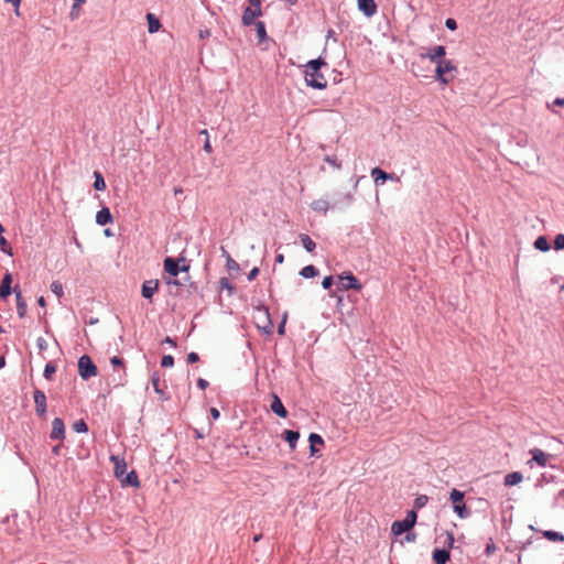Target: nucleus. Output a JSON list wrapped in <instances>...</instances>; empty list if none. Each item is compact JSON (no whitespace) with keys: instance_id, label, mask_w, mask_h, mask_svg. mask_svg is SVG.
<instances>
[{"instance_id":"f257e3e1","label":"nucleus","mask_w":564,"mask_h":564,"mask_svg":"<svg viewBox=\"0 0 564 564\" xmlns=\"http://www.w3.org/2000/svg\"><path fill=\"white\" fill-rule=\"evenodd\" d=\"M326 63L322 57L316 59H312L306 64L305 69V82L307 86L314 89H325L327 86V80L324 75L321 73V67L325 66Z\"/></svg>"},{"instance_id":"f03ea898","label":"nucleus","mask_w":564,"mask_h":564,"mask_svg":"<svg viewBox=\"0 0 564 564\" xmlns=\"http://www.w3.org/2000/svg\"><path fill=\"white\" fill-rule=\"evenodd\" d=\"M456 73L457 66L453 61L442 59L441 62L436 63L434 78L441 84H448L454 79Z\"/></svg>"},{"instance_id":"7ed1b4c3","label":"nucleus","mask_w":564,"mask_h":564,"mask_svg":"<svg viewBox=\"0 0 564 564\" xmlns=\"http://www.w3.org/2000/svg\"><path fill=\"white\" fill-rule=\"evenodd\" d=\"M464 497V492L458 489H453L449 494V498L453 501L454 512L457 513L460 519H467L470 516V510L463 502Z\"/></svg>"},{"instance_id":"20e7f679","label":"nucleus","mask_w":564,"mask_h":564,"mask_svg":"<svg viewBox=\"0 0 564 564\" xmlns=\"http://www.w3.org/2000/svg\"><path fill=\"white\" fill-rule=\"evenodd\" d=\"M97 367L89 356L83 355L78 359V373L84 380L97 376Z\"/></svg>"},{"instance_id":"39448f33","label":"nucleus","mask_w":564,"mask_h":564,"mask_svg":"<svg viewBox=\"0 0 564 564\" xmlns=\"http://www.w3.org/2000/svg\"><path fill=\"white\" fill-rule=\"evenodd\" d=\"M250 7H247L242 14V23L250 26L254 23L256 18L261 15V0H249Z\"/></svg>"},{"instance_id":"423d86ee","label":"nucleus","mask_w":564,"mask_h":564,"mask_svg":"<svg viewBox=\"0 0 564 564\" xmlns=\"http://www.w3.org/2000/svg\"><path fill=\"white\" fill-rule=\"evenodd\" d=\"M340 290H361V284L352 273H347L339 276Z\"/></svg>"},{"instance_id":"0eeeda50","label":"nucleus","mask_w":564,"mask_h":564,"mask_svg":"<svg viewBox=\"0 0 564 564\" xmlns=\"http://www.w3.org/2000/svg\"><path fill=\"white\" fill-rule=\"evenodd\" d=\"M35 412L39 416H44L47 410L46 395L42 390L35 389L34 394Z\"/></svg>"},{"instance_id":"6e6552de","label":"nucleus","mask_w":564,"mask_h":564,"mask_svg":"<svg viewBox=\"0 0 564 564\" xmlns=\"http://www.w3.org/2000/svg\"><path fill=\"white\" fill-rule=\"evenodd\" d=\"M188 267L186 265L180 267L178 261L172 257L164 259V270L172 276H177L181 271H186Z\"/></svg>"},{"instance_id":"1a4fd4ad","label":"nucleus","mask_w":564,"mask_h":564,"mask_svg":"<svg viewBox=\"0 0 564 564\" xmlns=\"http://www.w3.org/2000/svg\"><path fill=\"white\" fill-rule=\"evenodd\" d=\"M445 54H446L445 46L437 45V46L430 48L427 53L421 54V57L429 58L432 63L436 64V63L441 62L442 59H444L443 57L445 56Z\"/></svg>"},{"instance_id":"9d476101","label":"nucleus","mask_w":564,"mask_h":564,"mask_svg":"<svg viewBox=\"0 0 564 564\" xmlns=\"http://www.w3.org/2000/svg\"><path fill=\"white\" fill-rule=\"evenodd\" d=\"M50 437L52 440L63 441L65 438V425L62 419L55 417L52 421V431Z\"/></svg>"},{"instance_id":"9b49d317","label":"nucleus","mask_w":564,"mask_h":564,"mask_svg":"<svg viewBox=\"0 0 564 564\" xmlns=\"http://www.w3.org/2000/svg\"><path fill=\"white\" fill-rule=\"evenodd\" d=\"M160 282L159 280H148L142 284V296L144 299L151 300L153 294L159 290Z\"/></svg>"},{"instance_id":"f8f14e48","label":"nucleus","mask_w":564,"mask_h":564,"mask_svg":"<svg viewBox=\"0 0 564 564\" xmlns=\"http://www.w3.org/2000/svg\"><path fill=\"white\" fill-rule=\"evenodd\" d=\"M371 176L375 178V183L378 185L379 181L386 182L388 180L390 181H398L399 177L395 176L393 173H387L380 167H373L371 170Z\"/></svg>"},{"instance_id":"ddd939ff","label":"nucleus","mask_w":564,"mask_h":564,"mask_svg":"<svg viewBox=\"0 0 564 564\" xmlns=\"http://www.w3.org/2000/svg\"><path fill=\"white\" fill-rule=\"evenodd\" d=\"M358 9L366 15L372 17L377 12V4L375 0H357Z\"/></svg>"},{"instance_id":"4468645a","label":"nucleus","mask_w":564,"mask_h":564,"mask_svg":"<svg viewBox=\"0 0 564 564\" xmlns=\"http://www.w3.org/2000/svg\"><path fill=\"white\" fill-rule=\"evenodd\" d=\"M11 283H12L11 273H6L2 279V282L0 284V297L2 300H6L13 292L14 289L11 288Z\"/></svg>"},{"instance_id":"2eb2a0df","label":"nucleus","mask_w":564,"mask_h":564,"mask_svg":"<svg viewBox=\"0 0 564 564\" xmlns=\"http://www.w3.org/2000/svg\"><path fill=\"white\" fill-rule=\"evenodd\" d=\"M270 408H271V411L273 413H275L278 416L283 417V419L288 416V411H286L285 406L283 405L281 399L276 394L273 395Z\"/></svg>"},{"instance_id":"dca6fc26","label":"nucleus","mask_w":564,"mask_h":564,"mask_svg":"<svg viewBox=\"0 0 564 564\" xmlns=\"http://www.w3.org/2000/svg\"><path fill=\"white\" fill-rule=\"evenodd\" d=\"M113 221V217L108 207H102L96 214V223L100 226H105L111 224Z\"/></svg>"},{"instance_id":"f3484780","label":"nucleus","mask_w":564,"mask_h":564,"mask_svg":"<svg viewBox=\"0 0 564 564\" xmlns=\"http://www.w3.org/2000/svg\"><path fill=\"white\" fill-rule=\"evenodd\" d=\"M13 292L15 293V300H17V312L20 318H23L26 314V303L22 296L21 291L18 289V286L14 288Z\"/></svg>"},{"instance_id":"a211bd4d","label":"nucleus","mask_w":564,"mask_h":564,"mask_svg":"<svg viewBox=\"0 0 564 564\" xmlns=\"http://www.w3.org/2000/svg\"><path fill=\"white\" fill-rule=\"evenodd\" d=\"M432 557L435 564H446L449 561L451 554L447 549H435Z\"/></svg>"},{"instance_id":"6ab92c4d","label":"nucleus","mask_w":564,"mask_h":564,"mask_svg":"<svg viewBox=\"0 0 564 564\" xmlns=\"http://www.w3.org/2000/svg\"><path fill=\"white\" fill-rule=\"evenodd\" d=\"M110 460L115 464V476L120 479L127 471L126 462L113 455L110 457Z\"/></svg>"},{"instance_id":"aec40b11","label":"nucleus","mask_w":564,"mask_h":564,"mask_svg":"<svg viewBox=\"0 0 564 564\" xmlns=\"http://www.w3.org/2000/svg\"><path fill=\"white\" fill-rule=\"evenodd\" d=\"M330 207L332 206L329 202L325 198H318L311 203V208L314 212L323 213L324 215L328 212Z\"/></svg>"},{"instance_id":"412c9836","label":"nucleus","mask_w":564,"mask_h":564,"mask_svg":"<svg viewBox=\"0 0 564 564\" xmlns=\"http://www.w3.org/2000/svg\"><path fill=\"white\" fill-rule=\"evenodd\" d=\"M412 529V527L409 525L408 522L404 520L401 521H394L391 525V531L395 536H399L403 533L409 532Z\"/></svg>"},{"instance_id":"4be33fe9","label":"nucleus","mask_w":564,"mask_h":564,"mask_svg":"<svg viewBox=\"0 0 564 564\" xmlns=\"http://www.w3.org/2000/svg\"><path fill=\"white\" fill-rule=\"evenodd\" d=\"M285 442L289 443L290 448L294 449L296 447L297 440L300 437V433L292 430H285L282 434Z\"/></svg>"},{"instance_id":"5701e85b","label":"nucleus","mask_w":564,"mask_h":564,"mask_svg":"<svg viewBox=\"0 0 564 564\" xmlns=\"http://www.w3.org/2000/svg\"><path fill=\"white\" fill-rule=\"evenodd\" d=\"M532 459L540 466L545 467L547 463V455L540 448H533L531 451Z\"/></svg>"},{"instance_id":"b1692460","label":"nucleus","mask_w":564,"mask_h":564,"mask_svg":"<svg viewBox=\"0 0 564 564\" xmlns=\"http://www.w3.org/2000/svg\"><path fill=\"white\" fill-rule=\"evenodd\" d=\"M120 481H121L122 486H131V487L140 486L138 475L134 470H131L130 473H128L124 478L122 476L120 478Z\"/></svg>"},{"instance_id":"393cba45","label":"nucleus","mask_w":564,"mask_h":564,"mask_svg":"<svg viewBox=\"0 0 564 564\" xmlns=\"http://www.w3.org/2000/svg\"><path fill=\"white\" fill-rule=\"evenodd\" d=\"M523 479V475L520 471H512L505 477V486L511 487L518 485Z\"/></svg>"},{"instance_id":"a878e982","label":"nucleus","mask_w":564,"mask_h":564,"mask_svg":"<svg viewBox=\"0 0 564 564\" xmlns=\"http://www.w3.org/2000/svg\"><path fill=\"white\" fill-rule=\"evenodd\" d=\"M308 441H310V449H311L312 455H315V453L317 452V449L315 447L316 445H324V440L322 438L321 435H318L316 433H311L308 436Z\"/></svg>"},{"instance_id":"bb28decb","label":"nucleus","mask_w":564,"mask_h":564,"mask_svg":"<svg viewBox=\"0 0 564 564\" xmlns=\"http://www.w3.org/2000/svg\"><path fill=\"white\" fill-rule=\"evenodd\" d=\"M542 535L543 538L552 542H564V534L556 531L545 530L542 531Z\"/></svg>"},{"instance_id":"cd10ccee","label":"nucleus","mask_w":564,"mask_h":564,"mask_svg":"<svg viewBox=\"0 0 564 564\" xmlns=\"http://www.w3.org/2000/svg\"><path fill=\"white\" fill-rule=\"evenodd\" d=\"M300 239L302 241L304 249L307 252H313L315 250L316 243L311 239V237L308 235L301 234Z\"/></svg>"},{"instance_id":"c85d7f7f","label":"nucleus","mask_w":564,"mask_h":564,"mask_svg":"<svg viewBox=\"0 0 564 564\" xmlns=\"http://www.w3.org/2000/svg\"><path fill=\"white\" fill-rule=\"evenodd\" d=\"M147 20H148L149 32L150 33L158 32L159 29L161 28L160 21L152 13L147 14Z\"/></svg>"},{"instance_id":"c756f323","label":"nucleus","mask_w":564,"mask_h":564,"mask_svg":"<svg viewBox=\"0 0 564 564\" xmlns=\"http://www.w3.org/2000/svg\"><path fill=\"white\" fill-rule=\"evenodd\" d=\"M317 274H318V270L314 265H312V264H308V265L304 267L300 271V275H302L305 279L314 278Z\"/></svg>"},{"instance_id":"7c9ffc66","label":"nucleus","mask_w":564,"mask_h":564,"mask_svg":"<svg viewBox=\"0 0 564 564\" xmlns=\"http://www.w3.org/2000/svg\"><path fill=\"white\" fill-rule=\"evenodd\" d=\"M94 177H95V182H94V187L96 191H105L106 188V182L104 180V176L100 172L98 171H95L94 172Z\"/></svg>"},{"instance_id":"2f4dec72","label":"nucleus","mask_w":564,"mask_h":564,"mask_svg":"<svg viewBox=\"0 0 564 564\" xmlns=\"http://www.w3.org/2000/svg\"><path fill=\"white\" fill-rule=\"evenodd\" d=\"M534 247L540 251H549L550 250V243L547 239L544 236H540L534 241Z\"/></svg>"},{"instance_id":"473e14b6","label":"nucleus","mask_w":564,"mask_h":564,"mask_svg":"<svg viewBox=\"0 0 564 564\" xmlns=\"http://www.w3.org/2000/svg\"><path fill=\"white\" fill-rule=\"evenodd\" d=\"M56 372V366L53 362H47L44 367L43 376L46 380H52L53 375Z\"/></svg>"},{"instance_id":"72a5a7b5","label":"nucleus","mask_w":564,"mask_h":564,"mask_svg":"<svg viewBox=\"0 0 564 564\" xmlns=\"http://www.w3.org/2000/svg\"><path fill=\"white\" fill-rule=\"evenodd\" d=\"M51 291L57 296L62 297L64 294L63 284L59 281H53L51 284Z\"/></svg>"},{"instance_id":"f704fd0d","label":"nucleus","mask_w":564,"mask_h":564,"mask_svg":"<svg viewBox=\"0 0 564 564\" xmlns=\"http://www.w3.org/2000/svg\"><path fill=\"white\" fill-rule=\"evenodd\" d=\"M429 501V497L425 495H420L414 499L413 507L414 509H421L425 507Z\"/></svg>"},{"instance_id":"c9c22d12","label":"nucleus","mask_w":564,"mask_h":564,"mask_svg":"<svg viewBox=\"0 0 564 564\" xmlns=\"http://www.w3.org/2000/svg\"><path fill=\"white\" fill-rule=\"evenodd\" d=\"M226 268L228 271H239L240 270V267H239V263L234 260L230 254H227V259H226Z\"/></svg>"},{"instance_id":"e433bc0d","label":"nucleus","mask_w":564,"mask_h":564,"mask_svg":"<svg viewBox=\"0 0 564 564\" xmlns=\"http://www.w3.org/2000/svg\"><path fill=\"white\" fill-rule=\"evenodd\" d=\"M73 430L76 433H85L88 431V426L84 420H78L73 424Z\"/></svg>"},{"instance_id":"4c0bfd02","label":"nucleus","mask_w":564,"mask_h":564,"mask_svg":"<svg viewBox=\"0 0 564 564\" xmlns=\"http://www.w3.org/2000/svg\"><path fill=\"white\" fill-rule=\"evenodd\" d=\"M417 514L415 510H410L406 513V517L403 519L405 522L409 523L410 527H414L416 523Z\"/></svg>"},{"instance_id":"58836bf2","label":"nucleus","mask_w":564,"mask_h":564,"mask_svg":"<svg viewBox=\"0 0 564 564\" xmlns=\"http://www.w3.org/2000/svg\"><path fill=\"white\" fill-rule=\"evenodd\" d=\"M256 29H257V34H258L260 41L267 39V31H265V25L263 22H261V21L257 22Z\"/></svg>"},{"instance_id":"ea45409f","label":"nucleus","mask_w":564,"mask_h":564,"mask_svg":"<svg viewBox=\"0 0 564 564\" xmlns=\"http://www.w3.org/2000/svg\"><path fill=\"white\" fill-rule=\"evenodd\" d=\"M0 249L7 254H12V248L2 235H0Z\"/></svg>"},{"instance_id":"a19ab883","label":"nucleus","mask_w":564,"mask_h":564,"mask_svg":"<svg viewBox=\"0 0 564 564\" xmlns=\"http://www.w3.org/2000/svg\"><path fill=\"white\" fill-rule=\"evenodd\" d=\"M151 382L156 393L161 394L162 390L160 388V378L158 372H153L151 376Z\"/></svg>"},{"instance_id":"79ce46f5","label":"nucleus","mask_w":564,"mask_h":564,"mask_svg":"<svg viewBox=\"0 0 564 564\" xmlns=\"http://www.w3.org/2000/svg\"><path fill=\"white\" fill-rule=\"evenodd\" d=\"M219 284H220V288L223 290H227L229 292V294L232 293L234 291V285L230 283V281L227 279V278H221L219 280Z\"/></svg>"},{"instance_id":"37998d69","label":"nucleus","mask_w":564,"mask_h":564,"mask_svg":"<svg viewBox=\"0 0 564 564\" xmlns=\"http://www.w3.org/2000/svg\"><path fill=\"white\" fill-rule=\"evenodd\" d=\"M554 248L556 250H563L564 249V235L558 234L554 238Z\"/></svg>"},{"instance_id":"c03bdc74","label":"nucleus","mask_w":564,"mask_h":564,"mask_svg":"<svg viewBox=\"0 0 564 564\" xmlns=\"http://www.w3.org/2000/svg\"><path fill=\"white\" fill-rule=\"evenodd\" d=\"M174 365V358L171 355H165L161 359V366L164 368L172 367Z\"/></svg>"},{"instance_id":"a18cd8bd","label":"nucleus","mask_w":564,"mask_h":564,"mask_svg":"<svg viewBox=\"0 0 564 564\" xmlns=\"http://www.w3.org/2000/svg\"><path fill=\"white\" fill-rule=\"evenodd\" d=\"M200 134L205 135V142H204V147H203L204 151H206L207 153H210L213 151V149H212V144L209 141V135H208L207 130L200 131Z\"/></svg>"},{"instance_id":"49530a36","label":"nucleus","mask_w":564,"mask_h":564,"mask_svg":"<svg viewBox=\"0 0 564 564\" xmlns=\"http://www.w3.org/2000/svg\"><path fill=\"white\" fill-rule=\"evenodd\" d=\"M445 540H444V544H446L448 546V549L453 547V544H454V535L452 532H448L446 531L445 534Z\"/></svg>"},{"instance_id":"de8ad7c7","label":"nucleus","mask_w":564,"mask_h":564,"mask_svg":"<svg viewBox=\"0 0 564 564\" xmlns=\"http://www.w3.org/2000/svg\"><path fill=\"white\" fill-rule=\"evenodd\" d=\"M333 283H334L333 276L328 275L323 279L322 286H323V289L328 290L332 288Z\"/></svg>"},{"instance_id":"09e8293b","label":"nucleus","mask_w":564,"mask_h":564,"mask_svg":"<svg viewBox=\"0 0 564 564\" xmlns=\"http://www.w3.org/2000/svg\"><path fill=\"white\" fill-rule=\"evenodd\" d=\"M445 26L451 31H455L457 29V22L455 19L448 18L445 21Z\"/></svg>"},{"instance_id":"8fccbe9b","label":"nucleus","mask_w":564,"mask_h":564,"mask_svg":"<svg viewBox=\"0 0 564 564\" xmlns=\"http://www.w3.org/2000/svg\"><path fill=\"white\" fill-rule=\"evenodd\" d=\"M36 346H37V348H39V350H40V351L45 350V349L47 348V341H46V339H45V338H43V337H39V338L36 339Z\"/></svg>"},{"instance_id":"3c124183","label":"nucleus","mask_w":564,"mask_h":564,"mask_svg":"<svg viewBox=\"0 0 564 564\" xmlns=\"http://www.w3.org/2000/svg\"><path fill=\"white\" fill-rule=\"evenodd\" d=\"M497 550L495 543L490 540V542L486 545V549H485V553L487 556L491 555L492 553H495Z\"/></svg>"},{"instance_id":"603ef678","label":"nucleus","mask_w":564,"mask_h":564,"mask_svg":"<svg viewBox=\"0 0 564 564\" xmlns=\"http://www.w3.org/2000/svg\"><path fill=\"white\" fill-rule=\"evenodd\" d=\"M199 360V356L198 354L192 351L187 355V362L189 364H194V362H197Z\"/></svg>"},{"instance_id":"864d4df0","label":"nucleus","mask_w":564,"mask_h":564,"mask_svg":"<svg viewBox=\"0 0 564 564\" xmlns=\"http://www.w3.org/2000/svg\"><path fill=\"white\" fill-rule=\"evenodd\" d=\"M556 502L564 508V489H561L556 495Z\"/></svg>"},{"instance_id":"5fc2aeb1","label":"nucleus","mask_w":564,"mask_h":564,"mask_svg":"<svg viewBox=\"0 0 564 564\" xmlns=\"http://www.w3.org/2000/svg\"><path fill=\"white\" fill-rule=\"evenodd\" d=\"M325 161H326L327 163H329L330 165L335 166L336 169H340V164H339V163H337L336 158H334V156H328V155H327V156L325 158Z\"/></svg>"},{"instance_id":"6e6d98bb","label":"nucleus","mask_w":564,"mask_h":564,"mask_svg":"<svg viewBox=\"0 0 564 564\" xmlns=\"http://www.w3.org/2000/svg\"><path fill=\"white\" fill-rule=\"evenodd\" d=\"M110 362L113 367H119V366H122L123 365V361L121 358H119L118 356H113L111 359H110Z\"/></svg>"},{"instance_id":"4d7b16f0","label":"nucleus","mask_w":564,"mask_h":564,"mask_svg":"<svg viewBox=\"0 0 564 564\" xmlns=\"http://www.w3.org/2000/svg\"><path fill=\"white\" fill-rule=\"evenodd\" d=\"M259 274V269L258 268H253L249 273H248V280L249 281H252L257 278V275Z\"/></svg>"},{"instance_id":"13d9d810","label":"nucleus","mask_w":564,"mask_h":564,"mask_svg":"<svg viewBox=\"0 0 564 564\" xmlns=\"http://www.w3.org/2000/svg\"><path fill=\"white\" fill-rule=\"evenodd\" d=\"M197 387L202 390H205L208 387V381L203 378H199L197 380Z\"/></svg>"},{"instance_id":"bf43d9fd","label":"nucleus","mask_w":564,"mask_h":564,"mask_svg":"<svg viewBox=\"0 0 564 564\" xmlns=\"http://www.w3.org/2000/svg\"><path fill=\"white\" fill-rule=\"evenodd\" d=\"M79 7H80V4H78L76 2L73 3L72 11H70L72 18H75L78 14Z\"/></svg>"},{"instance_id":"052dcab7","label":"nucleus","mask_w":564,"mask_h":564,"mask_svg":"<svg viewBox=\"0 0 564 564\" xmlns=\"http://www.w3.org/2000/svg\"><path fill=\"white\" fill-rule=\"evenodd\" d=\"M415 538H416L415 533L409 531V532H406V534L404 536V541L414 542Z\"/></svg>"},{"instance_id":"680f3d73","label":"nucleus","mask_w":564,"mask_h":564,"mask_svg":"<svg viewBox=\"0 0 564 564\" xmlns=\"http://www.w3.org/2000/svg\"><path fill=\"white\" fill-rule=\"evenodd\" d=\"M210 414H212L213 419H215V420H217L220 415L219 411L216 408L210 409Z\"/></svg>"},{"instance_id":"e2e57ef3","label":"nucleus","mask_w":564,"mask_h":564,"mask_svg":"<svg viewBox=\"0 0 564 564\" xmlns=\"http://www.w3.org/2000/svg\"><path fill=\"white\" fill-rule=\"evenodd\" d=\"M163 343H164V344H169V345H171V346H173V347H175V346H176V343H175V341H174V339H173V338H171L170 336H166V337H165V339L163 340Z\"/></svg>"},{"instance_id":"0e129e2a","label":"nucleus","mask_w":564,"mask_h":564,"mask_svg":"<svg viewBox=\"0 0 564 564\" xmlns=\"http://www.w3.org/2000/svg\"><path fill=\"white\" fill-rule=\"evenodd\" d=\"M553 105L563 107L564 106V98H556V99H554Z\"/></svg>"},{"instance_id":"69168bd1","label":"nucleus","mask_w":564,"mask_h":564,"mask_svg":"<svg viewBox=\"0 0 564 564\" xmlns=\"http://www.w3.org/2000/svg\"><path fill=\"white\" fill-rule=\"evenodd\" d=\"M278 333H279L280 335H283V334H284V322H282V323L279 325V327H278Z\"/></svg>"},{"instance_id":"338daca9","label":"nucleus","mask_w":564,"mask_h":564,"mask_svg":"<svg viewBox=\"0 0 564 564\" xmlns=\"http://www.w3.org/2000/svg\"><path fill=\"white\" fill-rule=\"evenodd\" d=\"M37 304H39L40 306H42V307H44V306L46 305L45 300H44V297H43V296H41V297H39V299H37Z\"/></svg>"},{"instance_id":"774afa93","label":"nucleus","mask_w":564,"mask_h":564,"mask_svg":"<svg viewBox=\"0 0 564 564\" xmlns=\"http://www.w3.org/2000/svg\"><path fill=\"white\" fill-rule=\"evenodd\" d=\"M275 261L279 262V263H282L284 261V256L279 253L276 257H275Z\"/></svg>"}]
</instances>
